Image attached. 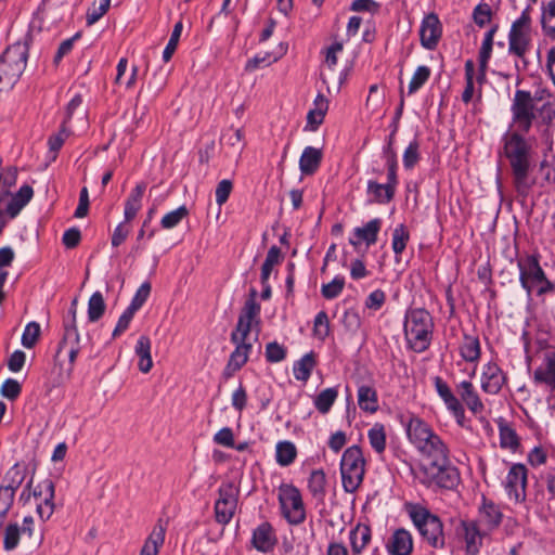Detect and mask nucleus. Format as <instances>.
I'll return each instance as SVG.
<instances>
[{"label": "nucleus", "mask_w": 555, "mask_h": 555, "mask_svg": "<svg viewBox=\"0 0 555 555\" xmlns=\"http://www.w3.org/2000/svg\"><path fill=\"white\" fill-rule=\"evenodd\" d=\"M512 125L515 130L503 135V154L509 163L513 186L518 196L527 198L537 179L532 175V146L524 138L541 116H555L554 104L543 101L530 91L516 90L511 105Z\"/></svg>", "instance_id": "nucleus-1"}, {"label": "nucleus", "mask_w": 555, "mask_h": 555, "mask_svg": "<svg viewBox=\"0 0 555 555\" xmlns=\"http://www.w3.org/2000/svg\"><path fill=\"white\" fill-rule=\"evenodd\" d=\"M404 507L421 537V541L431 548L443 550L446 547V534L440 517L420 503H405Z\"/></svg>", "instance_id": "nucleus-2"}, {"label": "nucleus", "mask_w": 555, "mask_h": 555, "mask_svg": "<svg viewBox=\"0 0 555 555\" xmlns=\"http://www.w3.org/2000/svg\"><path fill=\"white\" fill-rule=\"evenodd\" d=\"M434 321L424 308L409 309L404 317V336L408 346L415 352H424L431 341Z\"/></svg>", "instance_id": "nucleus-3"}, {"label": "nucleus", "mask_w": 555, "mask_h": 555, "mask_svg": "<svg viewBox=\"0 0 555 555\" xmlns=\"http://www.w3.org/2000/svg\"><path fill=\"white\" fill-rule=\"evenodd\" d=\"M28 51L22 43L8 47L0 55V91L14 86L26 68Z\"/></svg>", "instance_id": "nucleus-4"}, {"label": "nucleus", "mask_w": 555, "mask_h": 555, "mask_svg": "<svg viewBox=\"0 0 555 555\" xmlns=\"http://www.w3.org/2000/svg\"><path fill=\"white\" fill-rule=\"evenodd\" d=\"M365 473V460L359 446L347 448L340 461V474L343 488L348 493L358 490L363 481Z\"/></svg>", "instance_id": "nucleus-5"}, {"label": "nucleus", "mask_w": 555, "mask_h": 555, "mask_svg": "<svg viewBox=\"0 0 555 555\" xmlns=\"http://www.w3.org/2000/svg\"><path fill=\"white\" fill-rule=\"evenodd\" d=\"M531 11L532 8L527 5L520 16L515 20L511 26L508 34V52L518 57H524L529 50L531 42Z\"/></svg>", "instance_id": "nucleus-6"}, {"label": "nucleus", "mask_w": 555, "mask_h": 555, "mask_svg": "<svg viewBox=\"0 0 555 555\" xmlns=\"http://www.w3.org/2000/svg\"><path fill=\"white\" fill-rule=\"evenodd\" d=\"M240 498V488L233 481H224L218 489L215 502V519L219 525H228L235 515Z\"/></svg>", "instance_id": "nucleus-7"}, {"label": "nucleus", "mask_w": 555, "mask_h": 555, "mask_svg": "<svg viewBox=\"0 0 555 555\" xmlns=\"http://www.w3.org/2000/svg\"><path fill=\"white\" fill-rule=\"evenodd\" d=\"M279 501L284 517L291 525H300L306 519L300 491L293 485H282L279 489Z\"/></svg>", "instance_id": "nucleus-8"}, {"label": "nucleus", "mask_w": 555, "mask_h": 555, "mask_svg": "<svg viewBox=\"0 0 555 555\" xmlns=\"http://www.w3.org/2000/svg\"><path fill=\"white\" fill-rule=\"evenodd\" d=\"M519 271V283L527 295L533 294L535 284L545 275L540 264V256L537 254H527L517 259Z\"/></svg>", "instance_id": "nucleus-9"}, {"label": "nucleus", "mask_w": 555, "mask_h": 555, "mask_svg": "<svg viewBox=\"0 0 555 555\" xmlns=\"http://www.w3.org/2000/svg\"><path fill=\"white\" fill-rule=\"evenodd\" d=\"M423 472L428 486H437L441 489L452 490L460 483L459 469L447 462L446 465H423Z\"/></svg>", "instance_id": "nucleus-10"}, {"label": "nucleus", "mask_w": 555, "mask_h": 555, "mask_svg": "<svg viewBox=\"0 0 555 555\" xmlns=\"http://www.w3.org/2000/svg\"><path fill=\"white\" fill-rule=\"evenodd\" d=\"M54 482L47 478L40 481L31 492V495L38 500L37 514L42 521H47L54 513Z\"/></svg>", "instance_id": "nucleus-11"}, {"label": "nucleus", "mask_w": 555, "mask_h": 555, "mask_svg": "<svg viewBox=\"0 0 555 555\" xmlns=\"http://www.w3.org/2000/svg\"><path fill=\"white\" fill-rule=\"evenodd\" d=\"M527 487V468L524 464H514L507 474L505 490L509 499L515 502H524L526 500Z\"/></svg>", "instance_id": "nucleus-12"}, {"label": "nucleus", "mask_w": 555, "mask_h": 555, "mask_svg": "<svg viewBox=\"0 0 555 555\" xmlns=\"http://www.w3.org/2000/svg\"><path fill=\"white\" fill-rule=\"evenodd\" d=\"M434 385L438 396L443 401L448 411L453 414V416L456 418V422L460 425H463L462 421L465 417V409L463 406V403L453 393L452 389L450 388L448 383L442 379V377L435 376Z\"/></svg>", "instance_id": "nucleus-13"}, {"label": "nucleus", "mask_w": 555, "mask_h": 555, "mask_svg": "<svg viewBox=\"0 0 555 555\" xmlns=\"http://www.w3.org/2000/svg\"><path fill=\"white\" fill-rule=\"evenodd\" d=\"M442 36V26L436 13L425 15L420 27L421 44L427 50H435Z\"/></svg>", "instance_id": "nucleus-14"}, {"label": "nucleus", "mask_w": 555, "mask_h": 555, "mask_svg": "<svg viewBox=\"0 0 555 555\" xmlns=\"http://www.w3.org/2000/svg\"><path fill=\"white\" fill-rule=\"evenodd\" d=\"M406 434L409 440L420 452L429 444V440H434V438L438 436L433 431L428 424L418 417H412L406 425Z\"/></svg>", "instance_id": "nucleus-15"}, {"label": "nucleus", "mask_w": 555, "mask_h": 555, "mask_svg": "<svg viewBox=\"0 0 555 555\" xmlns=\"http://www.w3.org/2000/svg\"><path fill=\"white\" fill-rule=\"evenodd\" d=\"M260 310L261 307L258 302L246 300L232 333L250 335L253 326H259L260 324Z\"/></svg>", "instance_id": "nucleus-16"}, {"label": "nucleus", "mask_w": 555, "mask_h": 555, "mask_svg": "<svg viewBox=\"0 0 555 555\" xmlns=\"http://www.w3.org/2000/svg\"><path fill=\"white\" fill-rule=\"evenodd\" d=\"M455 390L459 395V400L466 405L467 409L475 415L481 414L485 411V404L479 397V393L469 380H462L455 385Z\"/></svg>", "instance_id": "nucleus-17"}, {"label": "nucleus", "mask_w": 555, "mask_h": 555, "mask_svg": "<svg viewBox=\"0 0 555 555\" xmlns=\"http://www.w3.org/2000/svg\"><path fill=\"white\" fill-rule=\"evenodd\" d=\"M505 382L506 376L496 363L489 362L485 365L481 374V389L486 393H499Z\"/></svg>", "instance_id": "nucleus-18"}, {"label": "nucleus", "mask_w": 555, "mask_h": 555, "mask_svg": "<svg viewBox=\"0 0 555 555\" xmlns=\"http://www.w3.org/2000/svg\"><path fill=\"white\" fill-rule=\"evenodd\" d=\"M398 184V176H390L387 173L386 183H378L375 180H369L366 191L367 194L373 195L376 203L387 204L393 199Z\"/></svg>", "instance_id": "nucleus-19"}, {"label": "nucleus", "mask_w": 555, "mask_h": 555, "mask_svg": "<svg viewBox=\"0 0 555 555\" xmlns=\"http://www.w3.org/2000/svg\"><path fill=\"white\" fill-rule=\"evenodd\" d=\"M459 533L463 535L468 554L476 555L482 544L483 533L474 520L462 519L460 521Z\"/></svg>", "instance_id": "nucleus-20"}, {"label": "nucleus", "mask_w": 555, "mask_h": 555, "mask_svg": "<svg viewBox=\"0 0 555 555\" xmlns=\"http://www.w3.org/2000/svg\"><path fill=\"white\" fill-rule=\"evenodd\" d=\"M382 229V220L375 218L366 222L363 227L356 228L353 235L349 238V244L357 248L362 242L366 246L374 245L377 242L378 233Z\"/></svg>", "instance_id": "nucleus-21"}, {"label": "nucleus", "mask_w": 555, "mask_h": 555, "mask_svg": "<svg viewBox=\"0 0 555 555\" xmlns=\"http://www.w3.org/2000/svg\"><path fill=\"white\" fill-rule=\"evenodd\" d=\"M251 544L261 553H269L273 550L276 544V537L271 524L264 521L254 529Z\"/></svg>", "instance_id": "nucleus-22"}, {"label": "nucleus", "mask_w": 555, "mask_h": 555, "mask_svg": "<svg viewBox=\"0 0 555 555\" xmlns=\"http://www.w3.org/2000/svg\"><path fill=\"white\" fill-rule=\"evenodd\" d=\"M166 524L158 519L151 533L145 539L139 555H158L165 543Z\"/></svg>", "instance_id": "nucleus-23"}, {"label": "nucleus", "mask_w": 555, "mask_h": 555, "mask_svg": "<svg viewBox=\"0 0 555 555\" xmlns=\"http://www.w3.org/2000/svg\"><path fill=\"white\" fill-rule=\"evenodd\" d=\"M534 380L555 390V351H547L540 366L534 371Z\"/></svg>", "instance_id": "nucleus-24"}, {"label": "nucleus", "mask_w": 555, "mask_h": 555, "mask_svg": "<svg viewBox=\"0 0 555 555\" xmlns=\"http://www.w3.org/2000/svg\"><path fill=\"white\" fill-rule=\"evenodd\" d=\"M391 555H411L413 551V538L404 528L395 530L387 545Z\"/></svg>", "instance_id": "nucleus-25"}, {"label": "nucleus", "mask_w": 555, "mask_h": 555, "mask_svg": "<svg viewBox=\"0 0 555 555\" xmlns=\"http://www.w3.org/2000/svg\"><path fill=\"white\" fill-rule=\"evenodd\" d=\"M421 453L429 460L426 465H446L447 462H450L449 450L439 436L429 440V444Z\"/></svg>", "instance_id": "nucleus-26"}, {"label": "nucleus", "mask_w": 555, "mask_h": 555, "mask_svg": "<svg viewBox=\"0 0 555 555\" xmlns=\"http://www.w3.org/2000/svg\"><path fill=\"white\" fill-rule=\"evenodd\" d=\"M540 25L545 37L555 39V0L541 1Z\"/></svg>", "instance_id": "nucleus-27"}, {"label": "nucleus", "mask_w": 555, "mask_h": 555, "mask_svg": "<svg viewBox=\"0 0 555 555\" xmlns=\"http://www.w3.org/2000/svg\"><path fill=\"white\" fill-rule=\"evenodd\" d=\"M34 196V190L30 185L24 184L20 190L12 195L10 202L7 205L5 212L13 219L21 210L30 202Z\"/></svg>", "instance_id": "nucleus-28"}, {"label": "nucleus", "mask_w": 555, "mask_h": 555, "mask_svg": "<svg viewBox=\"0 0 555 555\" xmlns=\"http://www.w3.org/2000/svg\"><path fill=\"white\" fill-rule=\"evenodd\" d=\"M479 518L489 530H493L501 525L503 514L498 505L483 496L479 507Z\"/></svg>", "instance_id": "nucleus-29"}, {"label": "nucleus", "mask_w": 555, "mask_h": 555, "mask_svg": "<svg viewBox=\"0 0 555 555\" xmlns=\"http://www.w3.org/2000/svg\"><path fill=\"white\" fill-rule=\"evenodd\" d=\"M322 151L313 146L305 147L299 158V169L304 176L313 175L320 167L322 162Z\"/></svg>", "instance_id": "nucleus-30"}, {"label": "nucleus", "mask_w": 555, "mask_h": 555, "mask_svg": "<svg viewBox=\"0 0 555 555\" xmlns=\"http://www.w3.org/2000/svg\"><path fill=\"white\" fill-rule=\"evenodd\" d=\"M145 190H146V183L140 182L135 185V188L131 191L128 198L126 199L125 210H124V216H125L126 222H129L132 219H134L137 214L139 212V210L141 209L142 198H143Z\"/></svg>", "instance_id": "nucleus-31"}, {"label": "nucleus", "mask_w": 555, "mask_h": 555, "mask_svg": "<svg viewBox=\"0 0 555 555\" xmlns=\"http://www.w3.org/2000/svg\"><path fill=\"white\" fill-rule=\"evenodd\" d=\"M358 404L359 408L369 414H374L378 411V396L374 387L369 385H361L358 388Z\"/></svg>", "instance_id": "nucleus-32"}, {"label": "nucleus", "mask_w": 555, "mask_h": 555, "mask_svg": "<svg viewBox=\"0 0 555 555\" xmlns=\"http://www.w3.org/2000/svg\"><path fill=\"white\" fill-rule=\"evenodd\" d=\"M371 528L364 524H358L349 534L350 545L353 554H360L371 541Z\"/></svg>", "instance_id": "nucleus-33"}, {"label": "nucleus", "mask_w": 555, "mask_h": 555, "mask_svg": "<svg viewBox=\"0 0 555 555\" xmlns=\"http://www.w3.org/2000/svg\"><path fill=\"white\" fill-rule=\"evenodd\" d=\"M459 349L462 359L466 362H477L480 359V341L475 335L464 334Z\"/></svg>", "instance_id": "nucleus-34"}, {"label": "nucleus", "mask_w": 555, "mask_h": 555, "mask_svg": "<svg viewBox=\"0 0 555 555\" xmlns=\"http://www.w3.org/2000/svg\"><path fill=\"white\" fill-rule=\"evenodd\" d=\"M134 351L139 357V370L142 373H149L153 367V360L151 356V339L145 335L140 336L137 341Z\"/></svg>", "instance_id": "nucleus-35"}, {"label": "nucleus", "mask_w": 555, "mask_h": 555, "mask_svg": "<svg viewBox=\"0 0 555 555\" xmlns=\"http://www.w3.org/2000/svg\"><path fill=\"white\" fill-rule=\"evenodd\" d=\"M499 29V25H493L485 35L480 51H479V65L480 74L483 77L488 68V62L491 57L494 36Z\"/></svg>", "instance_id": "nucleus-36"}, {"label": "nucleus", "mask_w": 555, "mask_h": 555, "mask_svg": "<svg viewBox=\"0 0 555 555\" xmlns=\"http://www.w3.org/2000/svg\"><path fill=\"white\" fill-rule=\"evenodd\" d=\"M308 489L312 496L323 502L326 495V476L322 469L312 470L308 479Z\"/></svg>", "instance_id": "nucleus-37"}, {"label": "nucleus", "mask_w": 555, "mask_h": 555, "mask_svg": "<svg viewBox=\"0 0 555 555\" xmlns=\"http://www.w3.org/2000/svg\"><path fill=\"white\" fill-rule=\"evenodd\" d=\"M328 109V101L327 99L319 93L314 100V108L310 109L307 115L308 124L315 129L323 122L324 116Z\"/></svg>", "instance_id": "nucleus-38"}, {"label": "nucleus", "mask_w": 555, "mask_h": 555, "mask_svg": "<svg viewBox=\"0 0 555 555\" xmlns=\"http://www.w3.org/2000/svg\"><path fill=\"white\" fill-rule=\"evenodd\" d=\"M297 456L296 446L292 441H279L275 448V460L281 466H288L294 463Z\"/></svg>", "instance_id": "nucleus-39"}, {"label": "nucleus", "mask_w": 555, "mask_h": 555, "mask_svg": "<svg viewBox=\"0 0 555 555\" xmlns=\"http://www.w3.org/2000/svg\"><path fill=\"white\" fill-rule=\"evenodd\" d=\"M315 366L313 352L305 354L300 360L295 362L293 367L294 376L297 380L307 382Z\"/></svg>", "instance_id": "nucleus-40"}, {"label": "nucleus", "mask_w": 555, "mask_h": 555, "mask_svg": "<svg viewBox=\"0 0 555 555\" xmlns=\"http://www.w3.org/2000/svg\"><path fill=\"white\" fill-rule=\"evenodd\" d=\"M64 334L59 343L57 354H60L67 346L79 345V334L75 320H64Z\"/></svg>", "instance_id": "nucleus-41"}, {"label": "nucleus", "mask_w": 555, "mask_h": 555, "mask_svg": "<svg viewBox=\"0 0 555 555\" xmlns=\"http://www.w3.org/2000/svg\"><path fill=\"white\" fill-rule=\"evenodd\" d=\"M499 431L501 448L516 451L520 444L516 431L504 422L499 424Z\"/></svg>", "instance_id": "nucleus-42"}, {"label": "nucleus", "mask_w": 555, "mask_h": 555, "mask_svg": "<svg viewBox=\"0 0 555 555\" xmlns=\"http://www.w3.org/2000/svg\"><path fill=\"white\" fill-rule=\"evenodd\" d=\"M338 397V391L336 388H326L323 389L314 399V406L321 414H326L330 412L332 405L336 401Z\"/></svg>", "instance_id": "nucleus-43"}, {"label": "nucleus", "mask_w": 555, "mask_h": 555, "mask_svg": "<svg viewBox=\"0 0 555 555\" xmlns=\"http://www.w3.org/2000/svg\"><path fill=\"white\" fill-rule=\"evenodd\" d=\"M106 309V305L101 292H94L88 301V319L90 322L99 321Z\"/></svg>", "instance_id": "nucleus-44"}, {"label": "nucleus", "mask_w": 555, "mask_h": 555, "mask_svg": "<svg viewBox=\"0 0 555 555\" xmlns=\"http://www.w3.org/2000/svg\"><path fill=\"white\" fill-rule=\"evenodd\" d=\"M371 447L377 453H383L386 449V431L385 426L380 423H375L367 433Z\"/></svg>", "instance_id": "nucleus-45"}, {"label": "nucleus", "mask_w": 555, "mask_h": 555, "mask_svg": "<svg viewBox=\"0 0 555 555\" xmlns=\"http://www.w3.org/2000/svg\"><path fill=\"white\" fill-rule=\"evenodd\" d=\"M410 233L404 224H399L392 232L391 247L396 256H400L406 247Z\"/></svg>", "instance_id": "nucleus-46"}, {"label": "nucleus", "mask_w": 555, "mask_h": 555, "mask_svg": "<svg viewBox=\"0 0 555 555\" xmlns=\"http://www.w3.org/2000/svg\"><path fill=\"white\" fill-rule=\"evenodd\" d=\"M26 477V470L22 468L18 464H15L13 467H11L7 475H5V481L7 483L3 485V487L16 491L21 485L24 482Z\"/></svg>", "instance_id": "nucleus-47"}, {"label": "nucleus", "mask_w": 555, "mask_h": 555, "mask_svg": "<svg viewBox=\"0 0 555 555\" xmlns=\"http://www.w3.org/2000/svg\"><path fill=\"white\" fill-rule=\"evenodd\" d=\"M70 132L66 127V124L63 122L61 129L59 132L53 133L48 139V145H49V152L52 153V159L54 160L56 158V155L61 147L63 146L64 142L69 137Z\"/></svg>", "instance_id": "nucleus-48"}, {"label": "nucleus", "mask_w": 555, "mask_h": 555, "mask_svg": "<svg viewBox=\"0 0 555 555\" xmlns=\"http://www.w3.org/2000/svg\"><path fill=\"white\" fill-rule=\"evenodd\" d=\"M189 215L188 208L182 205L177 209L166 214L162 220L160 225L163 229L169 230L177 227Z\"/></svg>", "instance_id": "nucleus-49"}, {"label": "nucleus", "mask_w": 555, "mask_h": 555, "mask_svg": "<svg viewBox=\"0 0 555 555\" xmlns=\"http://www.w3.org/2000/svg\"><path fill=\"white\" fill-rule=\"evenodd\" d=\"M431 70L428 66L422 65L414 72L409 83V94L416 92L429 79Z\"/></svg>", "instance_id": "nucleus-50"}, {"label": "nucleus", "mask_w": 555, "mask_h": 555, "mask_svg": "<svg viewBox=\"0 0 555 555\" xmlns=\"http://www.w3.org/2000/svg\"><path fill=\"white\" fill-rule=\"evenodd\" d=\"M182 29H183L182 22L181 21L177 22L173 26L170 39H169L166 48L163 51L164 62H169L170 59L172 57V55L178 47V42H179L181 33H182Z\"/></svg>", "instance_id": "nucleus-51"}, {"label": "nucleus", "mask_w": 555, "mask_h": 555, "mask_svg": "<svg viewBox=\"0 0 555 555\" xmlns=\"http://www.w3.org/2000/svg\"><path fill=\"white\" fill-rule=\"evenodd\" d=\"M474 75H475V65L472 60H467L465 62V80L466 86L462 93V101L464 103H469L474 95Z\"/></svg>", "instance_id": "nucleus-52"}, {"label": "nucleus", "mask_w": 555, "mask_h": 555, "mask_svg": "<svg viewBox=\"0 0 555 555\" xmlns=\"http://www.w3.org/2000/svg\"><path fill=\"white\" fill-rule=\"evenodd\" d=\"M41 330L39 323L33 321L29 322L23 332L22 335V345L25 348H33L37 344L39 336H40Z\"/></svg>", "instance_id": "nucleus-53"}, {"label": "nucleus", "mask_w": 555, "mask_h": 555, "mask_svg": "<svg viewBox=\"0 0 555 555\" xmlns=\"http://www.w3.org/2000/svg\"><path fill=\"white\" fill-rule=\"evenodd\" d=\"M21 532V528L16 522L9 524L5 527L3 540L5 551H12L18 545Z\"/></svg>", "instance_id": "nucleus-54"}, {"label": "nucleus", "mask_w": 555, "mask_h": 555, "mask_svg": "<svg viewBox=\"0 0 555 555\" xmlns=\"http://www.w3.org/2000/svg\"><path fill=\"white\" fill-rule=\"evenodd\" d=\"M492 10L488 3H479L473 11V20L478 27H483L491 22Z\"/></svg>", "instance_id": "nucleus-55"}, {"label": "nucleus", "mask_w": 555, "mask_h": 555, "mask_svg": "<svg viewBox=\"0 0 555 555\" xmlns=\"http://www.w3.org/2000/svg\"><path fill=\"white\" fill-rule=\"evenodd\" d=\"M109 7H111V0H101L100 4L98 7L95 4H93L92 8H90L87 11V14H86L87 25L91 26V25L95 24L103 15L106 14Z\"/></svg>", "instance_id": "nucleus-56"}, {"label": "nucleus", "mask_w": 555, "mask_h": 555, "mask_svg": "<svg viewBox=\"0 0 555 555\" xmlns=\"http://www.w3.org/2000/svg\"><path fill=\"white\" fill-rule=\"evenodd\" d=\"M345 286V280L336 276L332 282L324 284L321 288L322 296L326 299H334L339 296Z\"/></svg>", "instance_id": "nucleus-57"}, {"label": "nucleus", "mask_w": 555, "mask_h": 555, "mask_svg": "<svg viewBox=\"0 0 555 555\" xmlns=\"http://www.w3.org/2000/svg\"><path fill=\"white\" fill-rule=\"evenodd\" d=\"M420 160V144L413 140L403 153V166L405 169H412Z\"/></svg>", "instance_id": "nucleus-58"}, {"label": "nucleus", "mask_w": 555, "mask_h": 555, "mask_svg": "<svg viewBox=\"0 0 555 555\" xmlns=\"http://www.w3.org/2000/svg\"><path fill=\"white\" fill-rule=\"evenodd\" d=\"M150 294H151V284L149 282L142 283L141 286L137 289L128 308H130L131 310L137 312L139 309H141V307L147 300Z\"/></svg>", "instance_id": "nucleus-59"}, {"label": "nucleus", "mask_w": 555, "mask_h": 555, "mask_svg": "<svg viewBox=\"0 0 555 555\" xmlns=\"http://www.w3.org/2000/svg\"><path fill=\"white\" fill-rule=\"evenodd\" d=\"M361 317L354 309H348L343 315V324L346 331L356 334L361 327Z\"/></svg>", "instance_id": "nucleus-60"}, {"label": "nucleus", "mask_w": 555, "mask_h": 555, "mask_svg": "<svg viewBox=\"0 0 555 555\" xmlns=\"http://www.w3.org/2000/svg\"><path fill=\"white\" fill-rule=\"evenodd\" d=\"M286 357V349L276 341L269 343L266 347V359L270 363L281 362Z\"/></svg>", "instance_id": "nucleus-61"}, {"label": "nucleus", "mask_w": 555, "mask_h": 555, "mask_svg": "<svg viewBox=\"0 0 555 555\" xmlns=\"http://www.w3.org/2000/svg\"><path fill=\"white\" fill-rule=\"evenodd\" d=\"M314 335L324 339L330 334V322L325 311H320L314 319Z\"/></svg>", "instance_id": "nucleus-62"}, {"label": "nucleus", "mask_w": 555, "mask_h": 555, "mask_svg": "<svg viewBox=\"0 0 555 555\" xmlns=\"http://www.w3.org/2000/svg\"><path fill=\"white\" fill-rule=\"evenodd\" d=\"M21 384L13 378L5 379L1 386V395L9 400H15L21 395Z\"/></svg>", "instance_id": "nucleus-63"}, {"label": "nucleus", "mask_w": 555, "mask_h": 555, "mask_svg": "<svg viewBox=\"0 0 555 555\" xmlns=\"http://www.w3.org/2000/svg\"><path fill=\"white\" fill-rule=\"evenodd\" d=\"M383 157L385 159L387 173L390 176H398V159L393 146H384Z\"/></svg>", "instance_id": "nucleus-64"}]
</instances>
